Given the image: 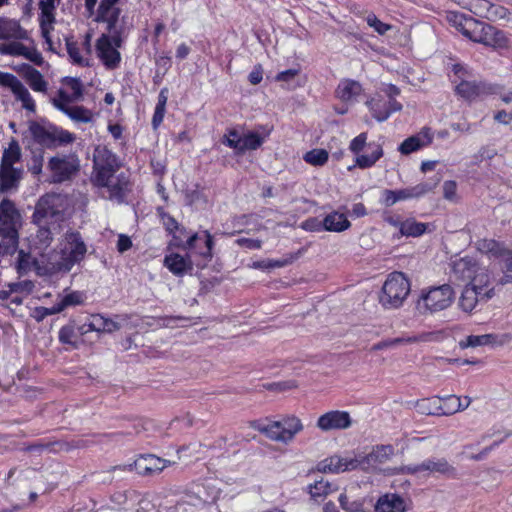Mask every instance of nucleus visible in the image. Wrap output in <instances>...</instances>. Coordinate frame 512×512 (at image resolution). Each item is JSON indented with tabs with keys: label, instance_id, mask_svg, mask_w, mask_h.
I'll list each match as a JSON object with an SVG mask.
<instances>
[{
	"label": "nucleus",
	"instance_id": "nucleus-53",
	"mask_svg": "<svg viewBox=\"0 0 512 512\" xmlns=\"http://www.w3.org/2000/svg\"><path fill=\"white\" fill-rule=\"evenodd\" d=\"M461 4L474 15L487 19L490 7L488 0H462Z\"/></svg>",
	"mask_w": 512,
	"mask_h": 512
},
{
	"label": "nucleus",
	"instance_id": "nucleus-50",
	"mask_svg": "<svg viewBox=\"0 0 512 512\" xmlns=\"http://www.w3.org/2000/svg\"><path fill=\"white\" fill-rule=\"evenodd\" d=\"M477 248L481 253L487 254L491 257H503L505 254L503 245L492 239H483L479 241Z\"/></svg>",
	"mask_w": 512,
	"mask_h": 512
},
{
	"label": "nucleus",
	"instance_id": "nucleus-48",
	"mask_svg": "<svg viewBox=\"0 0 512 512\" xmlns=\"http://www.w3.org/2000/svg\"><path fill=\"white\" fill-rule=\"evenodd\" d=\"M394 455V447L392 445H378L372 449V451L366 456L361 457L362 462H378L383 463L390 459Z\"/></svg>",
	"mask_w": 512,
	"mask_h": 512
},
{
	"label": "nucleus",
	"instance_id": "nucleus-30",
	"mask_svg": "<svg viewBox=\"0 0 512 512\" xmlns=\"http://www.w3.org/2000/svg\"><path fill=\"white\" fill-rule=\"evenodd\" d=\"M441 401L444 402L443 405H436L435 410L427 409L425 410L427 415H452L459 411H463L469 407L471 404V398L468 396L464 397L465 404H462L461 397L455 395H449L445 397H440Z\"/></svg>",
	"mask_w": 512,
	"mask_h": 512
},
{
	"label": "nucleus",
	"instance_id": "nucleus-14",
	"mask_svg": "<svg viewBox=\"0 0 512 512\" xmlns=\"http://www.w3.org/2000/svg\"><path fill=\"white\" fill-rule=\"evenodd\" d=\"M47 169L52 183H62L78 173L80 161L76 154H58L49 159Z\"/></svg>",
	"mask_w": 512,
	"mask_h": 512
},
{
	"label": "nucleus",
	"instance_id": "nucleus-2",
	"mask_svg": "<svg viewBox=\"0 0 512 512\" xmlns=\"http://www.w3.org/2000/svg\"><path fill=\"white\" fill-rule=\"evenodd\" d=\"M87 252L86 245L78 232H68L59 243V250L48 253L47 264L40 267L38 273L50 275L58 272H69L79 263Z\"/></svg>",
	"mask_w": 512,
	"mask_h": 512
},
{
	"label": "nucleus",
	"instance_id": "nucleus-10",
	"mask_svg": "<svg viewBox=\"0 0 512 512\" xmlns=\"http://www.w3.org/2000/svg\"><path fill=\"white\" fill-rule=\"evenodd\" d=\"M452 273L466 285L491 284L489 270L471 256H464L452 262Z\"/></svg>",
	"mask_w": 512,
	"mask_h": 512
},
{
	"label": "nucleus",
	"instance_id": "nucleus-47",
	"mask_svg": "<svg viewBox=\"0 0 512 512\" xmlns=\"http://www.w3.org/2000/svg\"><path fill=\"white\" fill-rule=\"evenodd\" d=\"M428 228V224L418 222L414 218H408L403 221L401 225V236L405 237H419L423 235Z\"/></svg>",
	"mask_w": 512,
	"mask_h": 512
},
{
	"label": "nucleus",
	"instance_id": "nucleus-55",
	"mask_svg": "<svg viewBox=\"0 0 512 512\" xmlns=\"http://www.w3.org/2000/svg\"><path fill=\"white\" fill-rule=\"evenodd\" d=\"M369 27L374 29L379 35H384L386 32L392 29L390 24L382 22L377 16L373 13H369L365 18Z\"/></svg>",
	"mask_w": 512,
	"mask_h": 512
},
{
	"label": "nucleus",
	"instance_id": "nucleus-41",
	"mask_svg": "<svg viewBox=\"0 0 512 512\" xmlns=\"http://www.w3.org/2000/svg\"><path fill=\"white\" fill-rule=\"evenodd\" d=\"M26 32L21 28L18 21L0 17V40L1 39H23Z\"/></svg>",
	"mask_w": 512,
	"mask_h": 512
},
{
	"label": "nucleus",
	"instance_id": "nucleus-23",
	"mask_svg": "<svg viewBox=\"0 0 512 512\" xmlns=\"http://www.w3.org/2000/svg\"><path fill=\"white\" fill-rule=\"evenodd\" d=\"M362 466V460L357 456L332 455L318 464V470L324 473H343L353 471Z\"/></svg>",
	"mask_w": 512,
	"mask_h": 512
},
{
	"label": "nucleus",
	"instance_id": "nucleus-56",
	"mask_svg": "<svg viewBox=\"0 0 512 512\" xmlns=\"http://www.w3.org/2000/svg\"><path fill=\"white\" fill-rule=\"evenodd\" d=\"M25 45L20 42L14 41L0 46V53L11 56H23L26 51Z\"/></svg>",
	"mask_w": 512,
	"mask_h": 512
},
{
	"label": "nucleus",
	"instance_id": "nucleus-18",
	"mask_svg": "<svg viewBox=\"0 0 512 512\" xmlns=\"http://www.w3.org/2000/svg\"><path fill=\"white\" fill-rule=\"evenodd\" d=\"M101 197L123 203L131 190V184L125 173H119L108 180L105 184L95 186Z\"/></svg>",
	"mask_w": 512,
	"mask_h": 512
},
{
	"label": "nucleus",
	"instance_id": "nucleus-15",
	"mask_svg": "<svg viewBox=\"0 0 512 512\" xmlns=\"http://www.w3.org/2000/svg\"><path fill=\"white\" fill-rule=\"evenodd\" d=\"M448 20L461 32L466 38L473 42L485 45L488 37L489 24H485L472 17H467L461 13L451 12Z\"/></svg>",
	"mask_w": 512,
	"mask_h": 512
},
{
	"label": "nucleus",
	"instance_id": "nucleus-32",
	"mask_svg": "<svg viewBox=\"0 0 512 512\" xmlns=\"http://www.w3.org/2000/svg\"><path fill=\"white\" fill-rule=\"evenodd\" d=\"M363 91L360 82L353 79H342L335 90V95L346 104H354L363 94Z\"/></svg>",
	"mask_w": 512,
	"mask_h": 512
},
{
	"label": "nucleus",
	"instance_id": "nucleus-62",
	"mask_svg": "<svg viewBox=\"0 0 512 512\" xmlns=\"http://www.w3.org/2000/svg\"><path fill=\"white\" fill-rule=\"evenodd\" d=\"M58 310L56 308V305H53L52 307H36L32 313V317L37 321L40 322L44 318L50 315L58 314Z\"/></svg>",
	"mask_w": 512,
	"mask_h": 512
},
{
	"label": "nucleus",
	"instance_id": "nucleus-1",
	"mask_svg": "<svg viewBox=\"0 0 512 512\" xmlns=\"http://www.w3.org/2000/svg\"><path fill=\"white\" fill-rule=\"evenodd\" d=\"M119 0H101L95 21L107 25L109 34H102L96 42L97 56L108 70L120 67L123 26L119 21L120 9L116 6Z\"/></svg>",
	"mask_w": 512,
	"mask_h": 512
},
{
	"label": "nucleus",
	"instance_id": "nucleus-59",
	"mask_svg": "<svg viewBox=\"0 0 512 512\" xmlns=\"http://www.w3.org/2000/svg\"><path fill=\"white\" fill-rule=\"evenodd\" d=\"M443 197L450 202H457V183L453 180H448L443 183Z\"/></svg>",
	"mask_w": 512,
	"mask_h": 512
},
{
	"label": "nucleus",
	"instance_id": "nucleus-26",
	"mask_svg": "<svg viewBox=\"0 0 512 512\" xmlns=\"http://www.w3.org/2000/svg\"><path fill=\"white\" fill-rule=\"evenodd\" d=\"M58 2L59 0H41L39 4L41 11L39 15L40 31L49 46L52 45L51 32L54 29V12Z\"/></svg>",
	"mask_w": 512,
	"mask_h": 512
},
{
	"label": "nucleus",
	"instance_id": "nucleus-31",
	"mask_svg": "<svg viewBox=\"0 0 512 512\" xmlns=\"http://www.w3.org/2000/svg\"><path fill=\"white\" fill-rule=\"evenodd\" d=\"M511 339L509 334H483V335H469L459 342L461 348L479 347V346H501Z\"/></svg>",
	"mask_w": 512,
	"mask_h": 512
},
{
	"label": "nucleus",
	"instance_id": "nucleus-39",
	"mask_svg": "<svg viewBox=\"0 0 512 512\" xmlns=\"http://www.w3.org/2000/svg\"><path fill=\"white\" fill-rule=\"evenodd\" d=\"M324 230L329 232H343L350 228L351 223L346 214L338 211L328 213L323 218Z\"/></svg>",
	"mask_w": 512,
	"mask_h": 512
},
{
	"label": "nucleus",
	"instance_id": "nucleus-49",
	"mask_svg": "<svg viewBox=\"0 0 512 512\" xmlns=\"http://www.w3.org/2000/svg\"><path fill=\"white\" fill-rule=\"evenodd\" d=\"M84 301V295L79 291H71L66 294H59L58 301L55 304L58 312L64 311L68 307L77 306Z\"/></svg>",
	"mask_w": 512,
	"mask_h": 512
},
{
	"label": "nucleus",
	"instance_id": "nucleus-22",
	"mask_svg": "<svg viewBox=\"0 0 512 512\" xmlns=\"http://www.w3.org/2000/svg\"><path fill=\"white\" fill-rule=\"evenodd\" d=\"M436 183L423 182L412 187L399 190H385L382 195L383 203L392 206L399 201L419 198L432 191Z\"/></svg>",
	"mask_w": 512,
	"mask_h": 512
},
{
	"label": "nucleus",
	"instance_id": "nucleus-45",
	"mask_svg": "<svg viewBox=\"0 0 512 512\" xmlns=\"http://www.w3.org/2000/svg\"><path fill=\"white\" fill-rule=\"evenodd\" d=\"M21 159V148L16 140L10 141L8 147L4 150L1 160V167L15 168L14 164Z\"/></svg>",
	"mask_w": 512,
	"mask_h": 512
},
{
	"label": "nucleus",
	"instance_id": "nucleus-17",
	"mask_svg": "<svg viewBox=\"0 0 512 512\" xmlns=\"http://www.w3.org/2000/svg\"><path fill=\"white\" fill-rule=\"evenodd\" d=\"M83 96V84L81 80L66 77L55 97L51 99L53 106L60 110L79 101Z\"/></svg>",
	"mask_w": 512,
	"mask_h": 512
},
{
	"label": "nucleus",
	"instance_id": "nucleus-64",
	"mask_svg": "<svg viewBox=\"0 0 512 512\" xmlns=\"http://www.w3.org/2000/svg\"><path fill=\"white\" fill-rule=\"evenodd\" d=\"M23 57L38 66H41L44 63L41 53L34 47H26Z\"/></svg>",
	"mask_w": 512,
	"mask_h": 512
},
{
	"label": "nucleus",
	"instance_id": "nucleus-11",
	"mask_svg": "<svg viewBox=\"0 0 512 512\" xmlns=\"http://www.w3.org/2000/svg\"><path fill=\"white\" fill-rule=\"evenodd\" d=\"M21 225V215L13 201L4 198L0 202V239L6 247L18 245V228Z\"/></svg>",
	"mask_w": 512,
	"mask_h": 512
},
{
	"label": "nucleus",
	"instance_id": "nucleus-4",
	"mask_svg": "<svg viewBox=\"0 0 512 512\" xmlns=\"http://www.w3.org/2000/svg\"><path fill=\"white\" fill-rule=\"evenodd\" d=\"M28 130L33 140L48 149L68 145L75 140V135L48 121H30Z\"/></svg>",
	"mask_w": 512,
	"mask_h": 512
},
{
	"label": "nucleus",
	"instance_id": "nucleus-34",
	"mask_svg": "<svg viewBox=\"0 0 512 512\" xmlns=\"http://www.w3.org/2000/svg\"><path fill=\"white\" fill-rule=\"evenodd\" d=\"M121 325L110 318L105 317L102 314L91 315L88 322L83 325V333L90 331L112 333L119 330Z\"/></svg>",
	"mask_w": 512,
	"mask_h": 512
},
{
	"label": "nucleus",
	"instance_id": "nucleus-8",
	"mask_svg": "<svg viewBox=\"0 0 512 512\" xmlns=\"http://www.w3.org/2000/svg\"><path fill=\"white\" fill-rule=\"evenodd\" d=\"M120 162L115 153L105 146H98L93 154V168L90 181L95 187L105 184L108 180L117 175Z\"/></svg>",
	"mask_w": 512,
	"mask_h": 512
},
{
	"label": "nucleus",
	"instance_id": "nucleus-57",
	"mask_svg": "<svg viewBox=\"0 0 512 512\" xmlns=\"http://www.w3.org/2000/svg\"><path fill=\"white\" fill-rule=\"evenodd\" d=\"M339 503L341 508L346 512H361L363 503L359 500L349 501L346 494L342 493L339 496Z\"/></svg>",
	"mask_w": 512,
	"mask_h": 512
},
{
	"label": "nucleus",
	"instance_id": "nucleus-36",
	"mask_svg": "<svg viewBox=\"0 0 512 512\" xmlns=\"http://www.w3.org/2000/svg\"><path fill=\"white\" fill-rule=\"evenodd\" d=\"M48 254H41L40 259L32 257L30 253H25L23 250L18 252V258L16 262V269L19 274H25L28 271L34 269L38 275L40 267H44L47 264Z\"/></svg>",
	"mask_w": 512,
	"mask_h": 512
},
{
	"label": "nucleus",
	"instance_id": "nucleus-44",
	"mask_svg": "<svg viewBox=\"0 0 512 512\" xmlns=\"http://www.w3.org/2000/svg\"><path fill=\"white\" fill-rule=\"evenodd\" d=\"M48 224L37 225L38 230L35 238L31 243V250L38 252L40 255L44 254V251L49 247L52 241V233L48 227Z\"/></svg>",
	"mask_w": 512,
	"mask_h": 512
},
{
	"label": "nucleus",
	"instance_id": "nucleus-54",
	"mask_svg": "<svg viewBox=\"0 0 512 512\" xmlns=\"http://www.w3.org/2000/svg\"><path fill=\"white\" fill-rule=\"evenodd\" d=\"M242 142V134L236 129H229L222 138V143L238 153Z\"/></svg>",
	"mask_w": 512,
	"mask_h": 512
},
{
	"label": "nucleus",
	"instance_id": "nucleus-3",
	"mask_svg": "<svg viewBox=\"0 0 512 512\" xmlns=\"http://www.w3.org/2000/svg\"><path fill=\"white\" fill-rule=\"evenodd\" d=\"M455 291L449 284L430 286L420 290L415 309L421 315H433L452 306Z\"/></svg>",
	"mask_w": 512,
	"mask_h": 512
},
{
	"label": "nucleus",
	"instance_id": "nucleus-6",
	"mask_svg": "<svg viewBox=\"0 0 512 512\" xmlns=\"http://www.w3.org/2000/svg\"><path fill=\"white\" fill-rule=\"evenodd\" d=\"M453 71L460 79V82L455 86L456 94L464 100L472 102L482 100L490 95L498 94L497 86L482 81L476 82L468 80L469 72L464 66L455 64Z\"/></svg>",
	"mask_w": 512,
	"mask_h": 512
},
{
	"label": "nucleus",
	"instance_id": "nucleus-13",
	"mask_svg": "<svg viewBox=\"0 0 512 512\" xmlns=\"http://www.w3.org/2000/svg\"><path fill=\"white\" fill-rule=\"evenodd\" d=\"M367 139V133L362 132L349 145L350 151L356 155L355 165L361 169L372 167L383 156L382 146L375 142L367 145Z\"/></svg>",
	"mask_w": 512,
	"mask_h": 512
},
{
	"label": "nucleus",
	"instance_id": "nucleus-46",
	"mask_svg": "<svg viewBox=\"0 0 512 512\" xmlns=\"http://www.w3.org/2000/svg\"><path fill=\"white\" fill-rule=\"evenodd\" d=\"M60 111L76 123H89L93 120V113L82 106L70 105L66 108L60 109Z\"/></svg>",
	"mask_w": 512,
	"mask_h": 512
},
{
	"label": "nucleus",
	"instance_id": "nucleus-28",
	"mask_svg": "<svg viewBox=\"0 0 512 512\" xmlns=\"http://www.w3.org/2000/svg\"><path fill=\"white\" fill-rule=\"evenodd\" d=\"M453 467L444 458H433L423 461L421 464L408 465L401 468L402 472L417 474L421 472L449 474Z\"/></svg>",
	"mask_w": 512,
	"mask_h": 512
},
{
	"label": "nucleus",
	"instance_id": "nucleus-61",
	"mask_svg": "<svg viewBox=\"0 0 512 512\" xmlns=\"http://www.w3.org/2000/svg\"><path fill=\"white\" fill-rule=\"evenodd\" d=\"M75 332L72 326H63L59 331V341L63 344L75 346Z\"/></svg>",
	"mask_w": 512,
	"mask_h": 512
},
{
	"label": "nucleus",
	"instance_id": "nucleus-7",
	"mask_svg": "<svg viewBox=\"0 0 512 512\" xmlns=\"http://www.w3.org/2000/svg\"><path fill=\"white\" fill-rule=\"evenodd\" d=\"M68 206V198L62 194L50 193L42 196L32 215L33 223L36 225L52 224L62 218Z\"/></svg>",
	"mask_w": 512,
	"mask_h": 512
},
{
	"label": "nucleus",
	"instance_id": "nucleus-51",
	"mask_svg": "<svg viewBox=\"0 0 512 512\" xmlns=\"http://www.w3.org/2000/svg\"><path fill=\"white\" fill-rule=\"evenodd\" d=\"M66 47L69 58L74 64H78L80 66L88 65V52L82 49L78 43L67 41Z\"/></svg>",
	"mask_w": 512,
	"mask_h": 512
},
{
	"label": "nucleus",
	"instance_id": "nucleus-29",
	"mask_svg": "<svg viewBox=\"0 0 512 512\" xmlns=\"http://www.w3.org/2000/svg\"><path fill=\"white\" fill-rule=\"evenodd\" d=\"M433 141V132L430 128L424 127L415 135L406 138L398 147L402 155H409L430 145Z\"/></svg>",
	"mask_w": 512,
	"mask_h": 512
},
{
	"label": "nucleus",
	"instance_id": "nucleus-60",
	"mask_svg": "<svg viewBox=\"0 0 512 512\" xmlns=\"http://www.w3.org/2000/svg\"><path fill=\"white\" fill-rule=\"evenodd\" d=\"M508 10L500 5L490 3L487 19L490 21H497L504 19L507 16Z\"/></svg>",
	"mask_w": 512,
	"mask_h": 512
},
{
	"label": "nucleus",
	"instance_id": "nucleus-52",
	"mask_svg": "<svg viewBox=\"0 0 512 512\" xmlns=\"http://www.w3.org/2000/svg\"><path fill=\"white\" fill-rule=\"evenodd\" d=\"M329 153L322 148H315L303 155V160L312 166H323L328 162Z\"/></svg>",
	"mask_w": 512,
	"mask_h": 512
},
{
	"label": "nucleus",
	"instance_id": "nucleus-42",
	"mask_svg": "<svg viewBox=\"0 0 512 512\" xmlns=\"http://www.w3.org/2000/svg\"><path fill=\"white\" fill-rule=\"evenodd\" d=\"M337 489L334 483L321 478L309 485L308 492L314 501L322 502L328 495L337 491Z\"/></svg>",
	"mask_w": 512,
	"mask_h": 512
},
{
	"label": "nucleus",
	"instance_id": "nucleus-40",
	"mask_svg": "<svg viewBox=\"0 0 512 512\" xmlns=\"http://www.w3.org/2000/svg\"><path fill=\"white\" fill-rule=\"evenodd\" d=\"M22 71L27 84L33 91L40 93L47 92L48 82L38 70L30 65H23Z\"/></svg>",
	"mask_w": 512,
	"mask_h": 512
},
{
	"label": "nucleus",
	"instance_id": "nucleus-33",
	"mask_svg": "<svg viewBox=\"0 0 512 512\" xmlns=\"http://www.w3.org/2000/svg\"><path fill=\"white\" fill-rule=\"evenodd\" d=\"M270 133V128L260 126L256 130L247 131L242 134V142L238 153H244L247 150H257L266 141Z\"/></svg>",
	"mask_w": 512,
	"mask_h": 512
},
{
	"label": "nucleus",
	"instance_id": "nucleus-58",
	"mask_svg": "<svg viewBox=\"0 0 512 512\" xmlns=\"http://www.w3.org/2000/svg\"><path fill=\"white\" fill-rule=\"evenodd\" d=\"M12 291L14 294H20L27 297L34 289V283L30 280H23L18 282H11Z\"/></svg>",
	"mask_w": 512,
	"mask_h": 512
},
{
	"label": "nucleus",
	"instance_id": "nucleus-5",
	"mask_svg": "<svg viewBox=\"0 0 512 512\" xmlns=\"http://www.w3.org/2000/svg\"><path fill=\"white\" fill-rule=\"evenodd\" d=\"M410 293V282L402 272L390 273L383 283L379 303L384 309L400 308Z\"/></svg>",
	"mask_w": 512,
	"mask_h": 512
},
{
	"label": "nucleus",
	"instance_id": "nucleus-43",
	"mask_svg": "<svg viewBox=\"0 0 512 512\" xmlns=\"http://www.w3.org/2000/svg\"><path fill=\"white\" fill-rule=\"evenodd\" d=\"M488 37L485 42V46H489L495 49H507L510 47L512 40L505 32L496 29L489 25Z\"/></svg>",
	"mask_w": 512,
	"mask_h": 512
},
{
	"label": "nucleus",
	"instance_id": "nucleus-25",
	"mask_svg": "<svg viewBox=\"0 0 512 512\" xmlns=\"http://www.w3.org/2000/svg\"><path fill=\"white\" fill-rule=\"evenodd\" d=\"M372 116L379 122L387 120L391 114L402 109L397 100H387L381 94H376L366 102Z\"/></svg>",
	"mask_w": 512,
	"mask_h": 512
},
{
	"label": "nucleus",
	"instance_id": "nucleus-19",
	"mask_svg": "<svg viewBox=\"0 0 512 512\" xmlns=\"http://www.w3.org/2000/svg\"><path fill=\"white\" fill-rule=\"evenodd\" d=\"M491 284L465 285L459 298V307L466 313L472 312L480 300H488L494 295Z\"/></svg>",
	"mask_w": 512,
	"mask_h": 512
},
{
	"label": "nucleus",
	"instance_id": "nucleus-35",
	"mask_svg": "<svg viewBox=\"0 0 512 512\" xmlns=\"http://www.w3.org/2000/svg\"><path fill=\"white\" fill-rule=\"evenodd\" d=\"M164 265L173 275L179 277L192 270L190 256L179 253L167 254L164 258Z\"/></svg>",
	"mask_w": 512,
	"mask_h": 512
},
{
	"label": "nucleus",
	"instance_id": "nucleus-16",
	"mask_svg": "<svg viewBox=\"0 0 512 512\" xmlns=\"http://www.w3.org/2000/svg\"><path fill=\"white\" fill-rule=\"evenodd\" d=\"M172 463L153 454L139 455L132 463L116 467L123 471L135 470L141 476H154L160 474Z\"/></svg>",
	"mask_w": 512,
	"mask_h": 512
},
{
	"label": "nucleus",
	"instance_id": "nucleus-24",
	"mask_svg": "<svg viewBox=\"0 0 512 512\" xmlns=\"http://www.w3.org/2000/svg\"><path fill=\"white\" fill-rule=\"evenodd\" d=\"M213 245L212 235L209 231L204 230L190 236L186 242L185 248L192 254L200 256L204 261L203 265H205L206 262L212 259Z\"/></svg>",
	"mask_w": 512,
	"mask_h": 512
},
{
	"label": "nucleus",
	"instance_id": "nucleus-9",
	"mask_svg": "<svg viewBox=\"0 0 512 512\" xmlns=\"http://www.w3.org/2000/svg\"><path fill=\"white\" fill-rule=\"evenodd\" d=\"M452 273L466 285L491 284L489 270L471 256H464L452 262Z\"/></svg>",
	"mask_w": 512,
	"mask_h": 512
},
{
	"label": "nucleus",
	"instance_id": "nucleus-38",
	"mask_svg": "<svg viewBox=\"0 0 512 512\" xmlns=\"http://www.w3.org/2000/svg\"><path fill=\"white\" fill-rule=\"evenodd\" d=\"M21 176V169L0 167V193H8L16 190Z\"/></svg>",
	"mask_w": 512,
	"mask_h": 512
},
{
	"label": "nucleus",
	"instance_id": "nucleus-37",
	"mask_svg": "<svg viewBox=\"0 0 512 512\" xmlns=\"http://www.w3.org/2000/svg\"><path fill=\"white\" fill-rule=\"evenodd\" d=\"M442 331L422 332L413 336L391 338L392 347L404 344L438 342L443 338Z\"/></svg>",
	"mask_w": 512,
	"mask_h": 512
},
{
	"label": "nucleus",
	"instance_id": "nucleus-63",
	"mask_svg": "<svg viewBox=\"0 0 512 512\" xmlns=\"http://www.w3.org/2000/svg\"><path fill=\"white\" fill-rule=\"evenodd\" d=\"M302 228L306 231L321 232L324 230L323 220L320 221L315 217L308 218L302 223Z\"/></svg>",
	"mask_w": 512,
	"mask_h": 512
},
{
	"label": "nucleus",
	"instance_id": "nucleus-12",
	"mask_svg": "<svg viewBox=\"0 0 512 512\" xmlns=\"http://www.w3.org/2000/svg\"><path fill=\"white\" fill-rule=\"evenodd\" d=\"M302 430V421L294 415L283 417L281 420L271 421L259 427V431L269 439L285 444L291 442L296 434Z\"/></svg>",
	"mask_w": 512,
	"mask_h": 512
},
{
	"label": "nucleus",
	"instance_id": "nucleus-20",
	"mask_svg": "<svg viewBox=\"0 0 512 512\" xmlns=\"http://www.w3.org/2000/svg\"><path fill=\"white\" fill-rule=\"evenodd\" d=\"M0 85L9 88L15 99L21 102L22 108L34 113L36 103L26 86L13 74L0 72Z\"/></svg>",
	"mask_w": 512,
	"mask_h": 512
},
{
	"label": "nucleus",
	"instance_id": "nucleus-27",
	"mask_svg": "<svg viewBox=\"0 0 512 512\" xmlns=\"http://www.w3.org/2000/svg\"><path fill=\"white\" fill-rule=\"evenodd\" d=\"M410 500L397 493H385L381 495L375 505V512H408Z\"/></svg>",
	"mask_w": 512,
	"mask_h": 512
},
{
	"label": "nucleus",
	"instance_id": "nucleus-21",
	"mask_svg": "<svg viewBox=\"0 0 512 512\" xmlns=\"http://www.w3.org/2000/svg\"><path fill=\"white\" fill-rule=\"evenodd\" d=\"M352 425L353 419L345 410H329L321 414L316 421V427L322 432L346 430Z\"/></svg>",
	"mask_w": 512,
	"mask_h": 512
}]
</instances>
